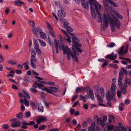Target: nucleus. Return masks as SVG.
<instances>
[{
	"instance_id": "c03bdc74",
	"label": "nucleus",
	"mask_w": 131,
	"mask_h": 131,
	"mask_svg": "<svg viewBox=\"0 0 131 131\" xmlns=\"http://www.w3.org/2000/svg\"><path fill=\"white\" fill-rule=\"evenodd\" d=\"M123 79H118V84L119 86H122L123 84L122 80Z\"/></svg>"
},
{
	"instance_id": "4d7b16f0",
	"label": "nucleus",
	"mask_w": 131,
	"mask_h": 131,
	"mask_svg": "<svg viewBox=\"0 0 131 131\" xmlns=\"http://www.w3.org/2000/svg\"><path fill=\"white\" fill-rule=\"evenodd\" d=\"M69 24L67 21H66L64 23V28H66L68 26V25H69Z\"/></svg>"
},
{
	"instance_id": "13d9d810",
	"label": "nucleus",
	"mask_w": 131,
	"mask_h": 131,
	"mask_svg": "<svg viewBox=\"0 0 131 131\" xmlns=\"http://www.w3.org/2000/svg\"><path fill=\"white\" fill-rule=\"evenodd\" d=\"M109 119L113 121V122L114 121V116L112 115H110L109 116Z\"/></svg>"
},
{
	"instance_id": "de8ad7c7",
	"label": "nucleus",
	"mask_w": 131,
	"mask_h": 131,
	"mask_svg": "<svg viewBox=\"0 0 131 131\" xmlns=\"http://www.w3.org/2000/svg\"><path fill=\"white\" fill-rule=\"evenodd\" d=\"M28 22L31 26L33 27L35 26V24L33 21L30 20Z\"/></svg>"
},
{
	"instance_id": "b1692460",
	"label": "nucleus",
	"mask_w": 131,
	"mask_h": 131,
	"mask_svg": "<svg viewBox=\"0 0 131 131\" xmlns=\"http://www.w3.org/2000/svg\"><path fill=\"white\" fill-rule=\"evenodd\" d=\"M105 7L107 10L109 12H111L112 11V7L110 6L107 4H105L104 5Z\"/></svg>"
},
{
	"instance_id": "603ef678",
	"label": "nucleus",
	"mask_w": 131,
	"mask_h": 131,
	"mask_svg": "<svg viewBox=\"0 0 131 131\" xmlns=\"http://www.w3.org/2000/svg\"><path fill=\"white\" fill-rule=\"evenodd\" d=\"M121 90L124 94H125L127 93V91L125 89L121 88Z\"/></svg>"
},
{
	"instance_id": "aec40b11",
	"label": "nucleus",
	"mask_w": 131,
	"mask_h": 131,
	"mask_svg": "<svg viewBox=\"0 0 131 131\" xmlns=\"http://www.w3.org/2000/svg\"><path fill=\"white\" fill-rule=\"evenodd\" d=\"M36 107H38V110L40 112H43V107L41 104L37 103L36 104Z\"/></svg>"
},
{
	"instance_id": "423d86ee",
	"label": "nucleus",
	"mask_w": 131,
	"mask_h": 131,
	"mask_svg": "<svg viewBox=\"0 0 131 131\" xmlns=\"http://www.w3.org/2000/svg\"><path fill=\"white\" fill-rule=\"evenodd\" d=\"M42 90L46 91L47 92L53 94L52 92H57V89L55 87H50L49 89L45 87H44L43 88H41Z\"/></svg>"
},
{
	"instance_id": "f03ea898",
	"label": "nucleus",
	"mask_w": 131,
	"mask_h": 131,
	"mask_svg": "<svg viewBox=\"0 0 131 131\" xmlns=\"http://www.w3.org/2000/svg\"><path fill=\"white\" fill-rule=\"evenodd\" d=\"M63 42L62 39L61 38L58 41L59 46L60 49H62L64 54H66L67 53V58L69 60L71 59V56L73 58L76 54H78L73 48L72 47L71 49H69L67 46H66L64 47Z\"/></svg>"
},
{
	"instance_id": "f704fd0d",
	"label": "nucleus",
	"mask_w": 131,
	"mask_h": 131,
	"mask_svg": "<svg viewBox=\"0 0 131 131\" xmlns=\"http://www.w3.org/2000/svg\"><path fill=\"white\" fill-rule=\"evenodd\" d=\"M29 63V61H27L23 65L24 66L25 69L26 70H28L29 69V67L28 65Z\"/></svg>"
},
{
	"instance_id": "ddd939ff",
	"label": "nucleus",
	"mask_w": 131,
	"mask_h": 131,
	"mask_svg": "<svg viewBox=\"0 0 131 131\" xmlns=\"http://www.w3.org/2000/svg\"><path fill=\"white\" fill-rule=\"evenodd\" d=\"M58 15L59 17H64L66 16V13L63 10H60L58 11Z\"/></svg>"
},
{
	"instance_id": "7c9ffc66",
	"label": "nucleus",
	"mask_w": 131,
	"mask_h": 131,
	"mask_svg": "<svg viewBox=\"0 0 131 131\" xmlns=\"http://www.w3.org/2000/svg\"><path fill=\"white\" fill-rule=\"evenodd\" d=\"M100 93L102 97H104L105 92L103 88L101 87L100 89Z\"/></svg>"
},
{
	"instance_id": "9d476101",
	"label": "nucleus",
	"mask_w": 131,
	"mask_h": 131,
	"mask_svg": "<svg viewBox=\"0 0 131 131\" xmlns=\"http://www.w3.org/2000/svg\"><path fill=\"white\" fill-rule=\"evenodd\" d=\"M116 89V85L114 83H112L111 85V90L112 95L113 96H115L116 95L115 89Z\"/></svg>"
},
{
	"instance_id": "72a5a7b5",
	"label": "nucleus",
	"mask_w": 131,
	"mask_h": 131,
	"mask_svg": "<svg viewBox=\"0 0 131 131\" xmlns=\"http://www.w3.org/2000/svg\"><path fill=\"white\" fill-rule=\"evenodd\" d=\"M39 35L40 37L43 39H45L46 38V34L42 32L41 31L39 33Z\"/></svg>"
},
{
	"instance_id": "20e7f679",
	"label": "nucleus",
	"mask_w": 131,
	"mask_h": 131,
	"mask_svg": "<svg viewBox=\"0 0 131 131\" xmlns=\"http://www.w3.org/2000/svg\"><path fill=\"white\" fill-rule=\"evenodd\" d=\"M10 121L12 122L10 126L13 128L20 127L21 125V122L19 121H17V119L16 118L11 119Z\"/></svg>"
},
{
	"instance_id": "680f3d73",
	"label": "nucleus",
	"mask_w": 131,
	"mask_h": 131,
	"mask_svg": "<svg viewBox=\"0 0 131 131\" xmlns=\"http://www.w3.org/2000/svg\"><path fill=\"white\" fill-rule=\"evenodd\" d=\"M16 72L18 74H20L22 73V71L20 70H15Z\"/></svg>"
},
{
	"instance_id": "5fc2aeb1",
	"label": "nucleus",
	"mask_w": 131,
	"mask_h": 131,
	"mask_svg": "<svg viewBox=\"0 0 131 131\" xmlns=\"http://www.w3.org/2000/svg\"><path fill=\"white\" fill-rule=\"evenodd\" d=\"M23 91L24 94L29 99H30V97L29 94L27 92H26L25 90H23Z\"/></svg>"
},
{
	"instance_id": "cd10ccee",
	"label": "nucleus",
	"mask_w": 131,
	"mask_h": 131,
	"mask_svg": "<svg viewBox=\"0 0 131 131\" xmlns=\"http://www.w3.org/2000/svg\"><path fill=\"white\" fill-rule=\"evenodd\" d=\"M46 24L47 25L48 27V30L49 31V32L50 31H52L53 30V28L52 27V26L50 25V24L48 23L47 21H46Z\"/></svg>"
},
{
	"instance_id": "e433bc0d",
	"label": "nucleus",
	"mask_w": 131,
	"mask_h": 131,
	"mask_svg": "<svg viewBox=\"0 0 131 131\" xmlns=\"http://www.w3.org/2000/svg\"><path fill=\"white\" fill-rule=\"evenodd\" d=\"M110 26L111 31L113 32H114L115 30L114 26L115 25L113 24H112V23H111L110 22Z\"/></svg>"
},
{
	"instance_id": "f257e3e1",
	"label": "nucleus",
	"mask_w": 131,
	"mask_h": 131,
	"mask_svg": "<svg viewBox=\"0 0 131 131\" xmlns=\"http://www.w3.org/2000/svg\"><path fill=\"white\" fill-rule=\"evenodd\" d=\"M103 15V18L102 19V21L103 24H102L101 25L102 30H105L106 28L108 27V20L111 23L115 26L117 28H120V26L122 25V23L113 14H112L111 16L108 13H104Z\"/></svg>"
},
{
	"instance_id": "4be33fe9",
	"label": "nucleus",
	"mask_w": 131,
	"mask_h": 131,
	"mask_svg": "<svg viewBox=\"0 0 131 131\" xmlns=\"http://www.w3.org/2000/svg\"><path fill=\"white\" fill-rule=\"evenodd\" d=\"M89 94L90 98L93 101L94 100V94L93 91L90 90H89Z\"/></svg>"
},
{
	"instance_id": "69168bd1",
	"label": "nucleus",
	"mask_w": 131,
	"mask_h": 131,
	"mask_svg": "<svg viewBox=\"0 0 131 131\" xmlns=\"http://www.w3.org/2000/svg\"><path fill=\"white\" fill-rule=\"evenodd\" d=\"M78 96L77 95L73 96L72 98V101H74L77 99Z\"/></svg>"
},
{
	"instance_id": "79ce46f5",
	"label": "nucleus",
	"mask_w": 131,
	"mask_h": 131,
	"mask_svg": "<svg viewBox=\"0 0 131 131\" xmlns=\"http://www.w3.org/2000/svg\"><path fill=\"white\" fill-rule=\"evenodd\" d=\"M30 90L32 92L34 93H36L38 91L37 90L33 88H30Z\"/></svg>"
},
{
	"instance_id": "3c124183",
	"label": "nucleus",
	"mask_w": 131,
	"mask_h": 131,
	"mask_svg": "<svg viewBox=\"0 0 131 131\" xmlns=\"http://www.w3.org/2000/svg\"><path fill=\"white\" fill-rule=\"evenodd\" d=\"M107 116L106 115L104 116L103 117L102 121L104 124L107 121Z\"/></svg>"
},
{
	"instance_id": "c85d7f7f",
	"label": "nucleus",
	"mask_w": 131,
	"mask_h": 131,
	"mask_svg": "<svg viewBox=\"0 0 131 131\" xmlns=\"http://www.w3.org/2000/svg\"><path fill=\"white\" fill-rule=\"evenodd\" d=\"M41 83L45 84L51 85H54L55 84L53 82L50 81L46 82L44 81H42L41 82Z\"/></svg>"
},
{
	"instance_id": "9b49d317",
	"label": "nucleus",
	"mask_w": 131,
	"mask_h": 131,
	"mask_svg": "<svg viewBox=\"0 0 131 131\" xmlns=\"http://www.w3.org/2000/svg\"><path fill=\"white\" fill-rule=\"evenodd\" d=\"M108 124V123H107V125H106V127L104 128V131H110L114 128V126L113 125Z\"/></svg>"
},
{
	"instance_id": "c9c22d12",
	"label": "nucleus",
	"mask_w": 131,
	"mask_h": 131,
	"mask_svg": "<svg viewBox=\"0 0 131 131\" xmlns=\"http://www.w3.org/2000/svg\"><path fill=\"white\" fill-rule=\"evenodd\" d=\"M23 116V115L22 112H20L16 115L17 117L19 119L22 118Z\"/></svg>"
},
{
	"instance_id": "412c9836",
	"label": "nucleus",
	"mask_w": 131,
	"mask_h": 131,
	"mask_svg": "<svg viewBox=\"0 0 131 131\" xmlns=\"http://www.w3.org/2000/svg\"><path fill=\"white\" fill-rule=\"evenodd\" d=\"M86 90L85 88H77L75 91L76 93H78L80 92H83L84 91Z\"/></svg>"
},
{
	"instance_id": "37998d69",
	"label": "nucleus",
	"mask_w": 131,
	"mask_h": 131,
	"mask_svg": "<svg viewBox=\"0 0 131 131\" xmlns=\"http://www.w3.org/2000/svg\"><path fill=\"white\" fill-rule=\"evenodd\" d=\"M80 99L82 100L83 102H86V99L85 98V97H84L82 95L80 94Z\"/></svg>"
},
{
	"instance_id": "a19ab883",
	"label": "nucleus",
	"mask_w": 131,
	"mask_h": 131,
	"mask_svg": "<svg viewBox=\"0 0 131 131\" xmlns=\"http://www.w3.org/2000/svg\"><path fill=\"white\" fill-rule=\"evenodd\" d=\"M46 128V126L45 125H42L40 126L38 128L39 130H43Z\"/></svg>"
},
{
	"instance_id": "39448f33",
	"label": "nucleus",
	"mask_w": 131,
	"mask_h": 131,
	"mask_svg": "<svg viewBox=\"0 0 131 131\" xmlns=\"http://www.w3.org/2000/svg\"><path fill=\"white\" fill-rule=\"evenodd\" d=\"M124 47V46H122L119 49L118 54L121 55H123L127 54L128 52V46H126L125 50Z\"/></svg>"
},
{
	"instance_id": "2eb2a0df",
	"label": "nucleus",
	"mask_w": 131,
	"mask_h": 131,
	"mask_svg": "<svg viewBox=\"0 0 131 131\" xmlns=\"http://www.w3.org/2000/svg\"><path fill=\"white\" fill-rule=\"evenodd\" d=\"M112 95L110 91H108L106 95V97L107 100L108 101H110L111 99H112L113 96Z\"/></svg>"
},
{
	"instance_id": "052dcab7",
	"label": "nucleus",
	"mask_w": 131,
	"mask_h": 131,
	"mask_svg": "<svg viewBox=\"0 0 131 131\" xmlns=\"http://www.w3.org/2000/svg\"><path fill=\"white\" fill-rule=\"evenodd\" d=\"M34 44V48L35 50L39 48V46L38 44V43H35V44Z\"/></svg>"
},
{
	"instance_id": "0e129e2a",
	"label": "nucleus",
	"mask_w": 131,
	"mask_h": 131,
	"mask_svg": "<svg viewBox=\"0 0 131 131\" xmlns=\"http://www.w3.org/2000/svg\"><path fill=\"white\" fill-rule=\"evenodd\" d=\"M117 95L118 97H120L121 95V93L120 91H118L117 92Z\"/></svg>"
},
{
	"instance_id": "4c0bfd02",
	"label": "nucleus",
	"mask_w": 131,
	"mask_h": 131,
	"mask_svg": "<svg viewBox=\"0 0 131 131\" xmlns=\"http://www.w3.org/2000/svg\"><path fill=\"white\" fill-rule=\"evenodd\" d=\"M118 79H123L124 78V74L122 71H121L119 72Z\"/></svg>"
},
{
	"instance_id": "774afa93",
	"label": "nucleus",
	"mask_w": 131,
	"mask_h": 131,
	"mask_svg": "<svg viewBox=\"0 0 131 131\" xmlns=\"http://www.w3.org/2000/svg\"><path fill=\"white\" fill-rule=\"evenodd\" d=\"M30 113L29 112H27L26 114V117H29L30 116Z\"/></svg>"
},
{
	"instance_id": "49530a36",
	"label": "nucleus",
	"mask_w": 131,
	"mask_h": 131,
	"mask_svg": "<svg viewBox=\"0 0 131 131\" xmlns=\"http://www.w3.org/2000/svg\"><path fill=\"white\" fill-rule=\"evenodd\" d=\"M66 28V30L68 32H72L73 30L69 26H68Z\"/></svg>"
},
{
	"instance_id": "a18cd8bd",
	"label": "nucleus",
	"mask_w": 131,
	"mask_h": 131,
	"mask_svg": "<svg viewBox=\"0 0 131 131\" xmlns=\"http://www.w3.org/2000/svg\"><path fill=\"white\" fill-rule=\"evenodd\" d=\"M2 127L4 129H6L9 128V126L8 124H5L3 125Z\"/></svg>"
},
{
	"instance_id": "a878e982",
	"label": "nucleus",
	"mask_w": 131,
	"mask_h": 131,
	"mask_svg": "<svg viewBox=\"0 0 131 131\" xmlns=\"http://www.w3.org/2000/svg\"><path fill=\"white\" fill-rule=\"evenodd\" d=\"M105 1L106 2H108L110 4L114 6L115 7H118V5L117 4H116L115 2H113L111 0H105Z\"/></svg>"
},
{
	"instance_id": "ea45409f",
	"label": "nucleus",
	"mask_w": 131,
	"mask_h": 131,
	"mask_svg": "<svg viewBox=\"0 0 131 131\" xmlns=\"http://www.w3.org/2000/svg\"><path fill=\"white\" fill-rule=\"evenodd\" d=\"M38 40L39 41L41 45L43 47H45L46 46V44L44 41L40 39H38Z\"/></svg>"
},
{
	"instance_id": "864d4df0",
	"label": "nucleus",
	"mask_w": 131,
	"mask_h": 131,
	"mask_svg": "<svg viewBox=\"0 0 131 131\" xmlns=\"http://www.w3.org/2000/svg\"><path fill=\"white\" fill-rule=\"evenodd\" d=\"M95 127L91 126L89 127L88 129L89 131H93L95 129Z\"/></svg>"
},
{
	"instance_id": "dca6fc26",
	"label": "nucleus",
	"mask_w": 131,
	"mask_h": 131,
	"mask_svg": "<svg viewBox=\"0 0 131 131\" xmlns=\"http://www.w3.org/2000/svg\"><path fill=\"white\" fill-rule=\"evenodd\" d=\"M96 120L97 123L99 125H101L102 127L104 126L105 124L100 118H98Z\"/></svg>"
},
{
	"instance_id": "6e6d98bb",
	"label": "nucleus",
	"mask_w": 131,
	"mask_h": 131,
	"mask_svg": "<svg viewBox=\"0 0 131 131\" xmlns=\"http://www.w3.org/2000/svg\"><path fill=\"white\" fill-rule=\"evenodd\" d=\"M90 4L91 5H93L95 3V0H88Z\"/></svg>"
},
{
	"instance_id": "a211bd4d",
	"label": "nucleus",
	"mask_w": 131,
	"mask_h": 131,
	"mask_svg": "<svg viewBox=\"0 0 131 131\" xmlns=\"http://www.w3.org/2000/svg\"><path fill=\"white\" fill-rule=\"evenodd\" d=\"M63 32L64 34H65L66 36L67 37V38L66 39V40L69 43H71V38L70 36L64 30H63L62 29L61 30Z\"/></svg>"
},
{
	"instance_id": "8fccbe9b",
	"label": "nucleus",
	"mask_w": 131,
	"mask_h": 131,
	"mask_svg": "<svg viewBox=\"0 0 131 131\" xmlns=\"http://www.w3.org/2000/svg\"><path fill=\"white\" fill-rule=\"evenodd\" d=\"M130 80L129 79H126L125 80V83L129 85L130 84Z\"/></svg>"
},
{
	"instance_id": "e2e57ef3",
	"label": "nucleus",
	"mask_w": 131,
	"mask_h": 131,
	"mask_svg": "<svg viewBox=\"0 0 131 131\" xmlns=\"http://www.w3.org/2000/svg\"><path fill=\"white\" fill-rule=\"evenodd\" d=\"M36 52L38 54L40 55L41 54V51L38 48L35 50Z\"/></svg>"
},
{
	"instance_id": "1a4fd4ad",
	"label": "nucleus",
	"mask_w": 131,
	"mask_h": 131,
	"mask_svg": "<svg viewBox=\"0 0 131 131\" xmlns=\"http://www.w3.org/2000/svg\"><path fill=\"white\" fill-rule=\"evenodd\" d=\"M47 120V118L46 117L42 116L36 119V122L37 124H40L41 122H44Z\"/></svg>"
},
{
	"instance_id": "bf43d9fd",
	"label": "nucleus",
	"mask_w": 131,
	"mask_h": 131,
	"mask_svg": "<svg viewBox=\"0 0 131 131\" xmlns=\"http://www.w3.org/2000/svg\"><path fill=\"white\" fill-rule=\"evenodd\" d=\"M115 45V43L113 42H111L110 44H109L108 45V47H112Z\"/></svg>"
},
{
	"instance_id": "f3484780",
	"label": "nucleus",
	"mask_w": 131,
	"mask_h": 131,
	"mask_svg": "<svg viewBox=\"0 0 131 131\" xmlns=\"http://www.w3.org/2000/svg\"><path fill=\"white\" fill-rule=\"evenodd\" d=\"M91 9L92 13V17L93 18L95 19L96 15V14L95 11V9L94 7L90 6Z\"/></svg>"
},
{
	"instance_id": "473e14b6",
	"label": "nucleus",
	"mask_w": 131,
	"mask_h": 131,
	"mask_svg": "<svg viewBox=\"0 0 131 131\" xmlns=\"http://www.w3.org/2000/svg\"><path fill=\"white\" fill-rule=\"evenodd\" d=\"M83 7L86 9L89 8V5L87 2H83L82 3Z\"/></svg>"
},
{
	"instance_id": "bb28decb",
	"label": "nucleus",
	"mask_w": 131,
	"mask_h": 131,
	"mask_svg": "<svg viewBox=\"0 0 131 131\" xmlns=\"http://www.w3.org/2000/svg\"><path fill=\"white\" fill-rule=\"evenodd\" d=\"M36 56V55L31 56L30 62H34L37 61V60L35 58Z\"/></svg>"
},
{
	"instance_id": "2f4dec72",
	"label": "nucleus",
	"mask_w": 131,
	"mask_h": 131,
	"mask_svg": "<svg viewBox=\"0 0 131 131\" xmlns=\"http://www.w3.org/2000/svg\"><path fill=\"white\" fill-rule=\"evenodd\" d=\"M34 84H36V85L38 87L39 89H40L42 90L41 88H42L43 87V85L41 84L40 83H38L37 82H35L34 83Z\"/></svg>"
},
{
	"instance_id": "58836bf2",
	"label": "nucleus",
	"mask_w": 131,
	"mask_h": 131,
	"mask_svg": "<svg viewBox=\"0 0 131 131\" xmlns=\"http://www.w3.org/2000/svg\"><path fill=\"white\" fill-rule=\"evenodd\" d=\"M97 98L98 101L100 103H102L103 101L101 98V96L99 95H97Z\"/></svg>"
},
{
	"instance_id": "393cba45",
	"label": "nucleus",
	"mask_w": 131,
	"mask_h": 131,
	"mask_svg": "<svg viewBox=\"0 0 131 131\" xmlns=\"http://www.w3.org/2000/svg\"><path fill=\"white\" fill-rule=\"evenodd\" d=\"M7 62L9 64L15 66L16 64V61L13 60H10L8 61Z\"/></svg>"
},
{
	"instance_id": "09e8293b",
	"label": "nucleus",
	"mask_w": 131,
	"mask_h": 131,
	"mask_svg": "<svg viewBox=\"0 0 131 131\" xmlns=\"http://www.w3.org/2000/svg\"><path fill=\"white\" fill-rule=\"evenodd\" d=\"M31 55H36L35 51L33 48L30 49Z\"/></svg>"
},
{
	"instance_id": "6e6552de",
	"label": "nucleus",
	"mask_w": 131,
	"mask_h": 131,
	"mask_svg": "<svg viewBox=\"0 0 131 131\" xmlns=\"http://www.w3.org/2000/svg\"><path fill=\"white\" fill-rule=\"evenodd\" d=\"M117 54H116L114 55L113 53H112L111 54H109L107 55L105 57V58L113 60L117 58Z\"/></svg>"
},
{
	"instance_id": "338daca9",
	"label": "nucleus",
	"mask_w": 131,
	"mask_h": 131,
	"mask_svg": "<svg viewBox=\"0 0 131 131\" xmlns=\"http://www.w3.org/2000/svg\"><path fill=\"white\" fill-rule=\"evenodd\" d=\"M30 64L32 68H36V66L34 62H30Z\"/></svg>"
},
{
	"instance_id": "f8f14e48",
	"label": "nucleus",
	"mask_w": 131,
	"mask_h": 131,
	"mask_svg": "<svg viewBox=\"0 0 131 131\" xmlns=\"http://www.w3.org/2000/svg\"><path fill=\"white\" fill-rule=\"evenodd\" d=\"M32 31L37 36L38 35L39 33L42 31L41 28L40 27H34L32 29Z\"/></svg>"
},
{
	"instance_id": "4468645a",
	"label": "nucleus",
	"mask_w": 131,
	"mask_h": 131,
	"mask_svg": "<svg viewBox=\"0 0 131 131\" xmlns=\"http://www.w3.org/2000/svg\"><path fill=\"white\" fill-rule=\"evenodd\" d=\"M113 131H127V130L124 127H117V126H116Z\"/></svg>"
},
{
	"instance_id": "c756f323",
	"label": "nucleus",
	"mask_w": 131,
	"mask_h": 131,
	"mask_svg": "<svg viewBox=\"0 0 131 131\" xmlns=\"http://www.w3.org/2000/svg\"><path fill=\"white\" fill-rule=\"evenodd\" d=\"M115 14L116 16L118 19H122L123 18V16L118 13H117L116 12L115 13Z\"/></svg>"
},
{
	"instance_id": "5701e85b",
	"label": "nucleus",
	"mask_w": 131,
	"mask_h": 131,
	"mask_svg": "<svg viewBox=\"0 0 131 131\" xmlns=\"http://www.w3.org/2000/svg\"><path fill=\"white\" fill-rule=\"evenodd\" d=\"M54 42L56 47V53H58L59 52V50L58 49V42L56 39L54 40Z\"/></svg>"
},
{
	"instance_id": "6ab92c4d",
	"label": "nucleus",
	"mask_w": 131,
	"mask_h": 131,
	"mask_svg": "<svg viewBox=\"0 0 131 131\" xmlns=\"http://www.w3.org/2000/svg\"><path fill=\"white\" fill-rule=\"evenodd\" d=\"M14 3L15 4L17 5H18L19 6H22V4H23L24 5H25V4L23 2H21L19 0H16L14 1Z\"/></svg>"
},
{
	"instance_id": "7ed1b4c3",
	"label": "nucleus",
	"mask_w": 131,
	"mask_h": 131,
	"mask_svg": "<svg viewBox=\"0 0 131 131\" xmlns=\"http://www.w3.org/2000/svg\"><path fill=\"white\" fill-rule=\"evenodd\" d=\"M94 4L98 15V18L99 19L97 21L99 23L102 22V19L101 18V15L99 11V10L101 9V6L100 4L98 3L97 2H95Z\"/></svg>"
},
{
	"instance_id": "0eeeda50",
	"label": "nucleus",
	"mask_w": 131,
	"mask_h": 131,
	"mask_svg": "<svg viewBox=\"0 0 131 131\" xmlns=\"http://www.w3.org/2000/svg\"><path fill=\"white\" fill-rule=\"evenodd\" d=\"M72 42L73 43L75 47H81L82 46L79 43V40L77 38L75 37H72Z\"/></svg>"
}]
</instances>
